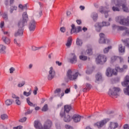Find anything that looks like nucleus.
I'll list each match as a JSON object with an SVG mask.
<instances>
[{
	"mask_svg": "<svg viewBox=\"0 0 129 129\" xmlns=\"http://www.w3.org/2000/svg\"><path fill=\"white\" fill-rule=\"evenodd\" d=\"M115 20L120 25L129 27V16L127 17L126 18H125L123 16H117L116 17Z\"/></svg>",
	"mask_w": 129,
	"mask_h": 129,
	"instance_id": "obj_1",
	"label": "nucleus"
},
{
	"mask_svg": "<svg viewBox=\"0 0 129 129\" xmlns=\"http://www.w3.org/2000/svg\"><path fill=\"white\" fill-rule=\"evenodd\" d=\"M3 35H2V40L3 42L6 45H10L11 44V39L9 37L11 35L9 31L3 30Z\"/></svg>",
	"mask_w": 129,
	"mask_h": 129,
	"instance_id": "obj_2",
	"label": "nucleus"
},
{
	"mask_svg": "<svg viewBox=\"0 0 129 129\" xmlns=\"http://www.w3.org/2000/svg\"><path fill=\"white\" fill-rule=\"evenodd\" d=\"M112 3L115 4V6H113L112 7V11L113 12H119L120 9H119L120 7H121V1L119 0H112Z\"/></svg>",
	"mask_w": 129,
	"mask_h": 129,
	"instance_id": "obj_3",
	"label": "nucleus"
},
{
	"mask_svg": "<svg viewBox=\"0 0 129 129\" xmlns=\"http://www.w3.org/2000/svg\"><path fill=\"white\" fill-rule=\"evenodd\" d=\"M67 77L69 79L72 81H73V80H76L77 79V77H78V73H75L74 74L71 70H69L67 72Z\"/></svg>",
	"mask_w": 129,
	"mask_h": 129,
	"instance_id": "obj_4",
	"label": "nucleus"
},
{
	"mask_svg": "<svg viewBox=\"0 0 129 129\" xmlns=\"http://www.w3.org/2000/svg\"><path fill=\"white\" fill-rule=\"evenodd\" d=\"M107 60V58H106V56L103 55H98L96 59L97 64H103L104 63H105Z\"/></svg>",
	"mask_w": 129,
	"mask_h": 129,
	"instance_id": "obj_5",
	"label": "nucleus"
},
{
	"mask_svg": "<svg viewBox=\"0 0 129 129\" xmlns=\"http://www.w3.org/2000/svg\"><path fill=\"white\" fill-rule=\"evenodd\" d=\"M106 75L107 77H112L113 75H117V72H115V69H111L110 68H108L106 71Z\"/></svg>",
	"mask_w": 129,
	"mask_h": 129,
	"instance_id": "obj_6",
	"label": "nucleus"
},
{
	"mask_svg": "<svg viewBox=\"0 0 129 129\" xmlns=\"http://www.w3.org/2000/svg\"><path fill=\"white\" fill-rule=\"evenodd\" d=\"M56 75V73L55 72V70L53 69V67H50L49 68V71L48 72V75L47 76L48 80L51 81L53 79Z\"/></svg>",
	"mask_w": 129,
	"mask_h": 129,
	"instance_id": "obj_7",
	"label": "nucleus"
},
{
	"mask_svg": "<svg viewBox=\"0 0 129 129\" xmlns=\"http://www.w3.org/2000/svg\"><path fill=\"white\" fill-rule=\"evenodd\" d=\"M109 120V118H105L103 120H102L100 121L97 122V123H95V125L96 126H97L98 128H101L103 125H105L107 122H108V121Z\"/></svg>",
	"mask_w": 129,
	"mask_h": 129,
	"instance_id": "obj_8",
	"label": "nucleus"
},
{
	"mask_svg": "<svg viewBox=\"0 0 129 129\" xmlns=\"http://www.w3.org/2000/svg\"><path fill=\"white\" fill-rule=\"evenodd\" d=\"M72 29L71 30V34L72 35L74 33H76L77 34L78 33H79L80 32H81L82 31V28L81 26H75V25L72 24Z\"/></svg>",
	"mask_w": 129,
	"mask_h": 129,
	"instance_id": "obj_9",
	"label": "nucleus"
},
{
	"mask_svg": "<svg viewBox=\"0 0 129 129\" xmlns=\"http://www.w3.org/2000/svg\"><path fill=\"white\" fill-rule=\"evenodd\" d=\"M119 91H120V89H119V88L114 87L113 88L112 90H109L108 92V94L110 96L114 95V96H116Z\"/></svg>",
	"mask_w": 129,
	"mask_h": 129,
	"instance_id": "obj_10",
	"label": "nucleus"
},
{
	"mask_svg": "<svg viewBox=\"0 0 129 129\" xmlns=\"http://www.w3.org/2000/svg\"><path fill=\"white\" fill-rule=\"evenodd\" d=\"M29 29L30 32L35 31V29H36V22H35V20H32L30 21L29 25Z\"/></svg>",
	"mask_w": 129,
	"mask_h": 129,
	"instance_id": "obj_11",
	"label": "nucleus"
},
{
	"mask_svg": "<svg viewBox=\"0 0 129 129\" xmlns=\"http://www.w3.org/2000/svg\"><path fill=\"white\" fill-rule=\"evenodd\" d=\"M52 126V121L50 120H47L43 124L42 129H50Z\"/></svg>",
	"mask_w": 129,
	"mask_h": 129,
	"instance_id": "obj_12",
	"label": "nucleus"
},
{
	"mask_svg": "<svg viewBox=\"0 0 129 129\" xmlns=\"http://www.w3.org/2000/svg\"><path fill=\"white\" fill-rule=\"evenodd\" d=\"M99 36L100 38L99 40V43L100 44H106V42L108 43V40L105 39V37H104V34L100 33Z\"/></svg>",
	"mask_w": 129,
	"mask_h": 129,
	"instance_id": "obj_13",
	"label": "nucleus"
},
{
	"mask_svg": "<svg viewBox=\"0 0 129 129\" xmlns=\"http://www.w3.org/2000/svg\"><path fill=\"white\" fill-rule=\"evenodd\" d=\"M121 5L123 12H125V13H129L128 8L126 7V1H121Z\"/></svg>",
	"mask_w": 129,
	"mask_h": 129,
	"instance_id": "obj_14",
	"label": "nucleus"
},
{
	"mask_svg": "<svg viewBox=\"0 0 129 129\" xmlns=\"http://www.w3.org/2000/svg\"><path fill=\"white\" fill-rule=\"evenodd\" d=\"M24 34V28H18V30L15 33V37H21Z\"/></svg>",
	"mask_w": 129,
	"mask_h": 129,
	"instance_id": "obj_15",
	"label": "nucleus"
},
{
	"mask_svg": "<svg viewBox=\"0 0 129 129\" xmlns=\"http://www.w3.org/2000/svg\"><path fill=\"white\" fill-rule=\"evenodd\" d=\"M99 12L101 13V14H104L105 18L108 17V11H105V8L100 7L99 9Z\"/></svg>",
	"mask_w": 129,
	"mask_h": 129,
	"instance_id": "obj_16",
	"label": "nucleus"
},
{
	"mask_svg": "<svg viewBox=\"0 0 129 129\" xmlns=\"http://www.w3.org/2000/svg\"><path fill=\"white\" fill-rule=\"evenodd\" d=\"M27 23V21L25 20H23V19L20 20L19 21H18V27L19 29H23L24 27H25V25Z\"/></svg>",
	"mask_w": 129,
	"mask_h": 129,
	"instance_id": "obj_17",
	"label": "nucleus"
},
{
	"mask_svg": "<svg viewBox=\"0 0 129 129\" xmlns=\"http://www.w3.org/2000/svg\"><path fill=\"white\" fill-rule=\"evenodd\" d=\"M72 119H73L74 122H79V121L81 120V116L78 114H75L73 115Z\"/></svg>",
	"mask_w": 129,
	"mask_h": 129,
	"instance_id": "obj_18",
	"label": "nucleus"
},
{
	"mask_svg": "<svg viewBox=\"0 0 129 129\" xmlns=\"http://www.w3.org/2000/svg\"><path fill=\"white\" fill-rule=\"evenodd\" d=\"M72 58L70 59V62L72 64H75L77 62V57L75 55V53H71Z\"/></svg>",
	"mask_w": 129,
	"mask_h": 129,
	"instance_id": "obj_19",
	"label": "nucleus"
},
{
	"mask_svg": "<svg viewBox=\"0 0 129 129\" xmlns=\"http://www.w3.org/2000/svg\"><path fill=\"white\" fill-rule=\"evenodd\" d=\"M34 127L36 129H42L43 126H42V123L39 120H35L34 121Z\"/></svg>",
	"mask_w": 129,
	"mask_h": 129,
	"instance_id": "obj_20",
	"label": "nucleus"
},
{
	"mask_svg": "<svg viewBox=\"0 0 129 129\" xmlns=\"http://www.w3.org/2000/svg\"><path fill=\"white\" fill-rule=\"evenodd\" d=\"M129 83V76H126L124 78V80L121 83L122 86L124 87H126L128 85Z\"/></svg>",
	"mask_w": 129,
	"mask_h": 129,
	"instance_id": "obj_21",
	"label": "nucleus"
},
{
	"mask_svg": "<svg viewBox=\"0 0 129 129\" xmlns=\"http://www.w3.org/2000/svg\"><path fill=\"white\" fill-rule=\"evenodd\" d=\"M7 46L4 44H0V54H6Z\"/></svg>",
	"mask_w": 129,
	"mask_h": 129,
	"instance_id": "obj_22",
	"label": "nucleus"
},
{
	"mask_svg": "<svg viewBox=\"0 0 129 129\" xmlns=\"http://www.w3.org/2000/svg\"><path fill=\"white\" fill-rule=\"evenodd\" d=\"M113 29H117L119 31H124V30H126V27L125 26H117L115 25H112Z\"/></svg>",
	"mask_w": 129,
	"mask_h": 129,
	"instance_id": "obj_23",
	"label": "nucleus"
},
{
	"mask_svg": "<svg viewBox=\"0 0 129 129\" xmlns=\"http://www.w3.org/2000/svg\"><path fill=\"white\" fill-rule=\"evenodd\" d=\"M117 126H118V124L117 123L111 122L110 123L109 126L108 127V129L116 128V127H117Z\"/></svg>",
	"mask_w": 129,
	"mask_h": 129,
	"instance_id": "obj_24",
	"label": "nucleus"
},
{
	"mask_svg": "<svg viewBox=\"0 0 129 129\" xmlns=\"http://www.w3.org/2000/svg\"><path fill=\"white\" fill-rule=\"evenodd\" d=\"M71 45H72V37H70L68 38V40L66 43V46L67 48H70V47H71Z\"/></svg>",
	"mask_w": 129,
	"mask_h": 129,
	"instance_id": "obj_25",
	"label": "nucleus"
},
{
	"mask_svg": "<svg viewBox=\"0 0 129 129\" xmlns=\"http://www.w3.org/2000/svg\"><path fill=\"white\" fill-rule=\"evenodd\" d=\"M95 27L97 32H100L101 28H102V25H101V23H97L95 24Z\"/></svg>",
	"mask_w": 129,
	"mask_h": 129,
	"instance_id": "obj_26",
	"label": "nucleus"
},
{
	"mask_svg": "<svg viewBox=\"0 0 129 129\" xmlns=\"http://www.w3.org/2000/svg\"><path fill=\"white\" fill-rule=\"evenodd\" d=\"M91 18L93 19L94 22H96L97 19H98V14L94 12L91 14Z\"/></svg>",
	"mask_w": 129,
	"mask_h": 129,
	"instance_id": "obj_27",
	"label": "nucleus"
},
{
	"mask_svg": "<svg viewBox=\"0 0 129 129\" xmlns=\"http://www.w3.org/2000/svg\"><path fill=\"white\" fill-rule=\"evenodd\" d=\"M91 85L89 83H86V87L83 89V91L84 92H86L87 90H90L91 89Z\"/></svg>",
	"mask_w": 129,
	"mask_h": 129,
	"instance_id": "obj_28",
	"label": "nucleus"
},
{
	"mask_svg": "<svg viewBox=\"0 0 129 129\" xmlns=\"http://www.w3.org/2000/svg\"><path fill=\"white\" fill-rule=\"evenodd\" d=\"M64 112L68 113L70 110H71V109L72 108V107H71V105H66L64 106Z\"/></svg>",
	"mask_w": 129,
	"mask_h": 129,
	"instance_id": "obj_29",
	"label": "nucleus"
},
{
	"mask_svg": "<svg viewBox=\"0 0 129 129\" xmlns=\"http://www.w3.org/2000/svg\"><path fill=\"white\" fill-rule=\"evenodd\" d=\"M71 119H72V118L69 114H66L64 115V118L63 119V120L66 122H69V121H70Z\"/></svg>",
	"mask_w": 129,
	"mask_h": 129,
	"instance_id": "obj_30",
	"label": "nucleus"
},
{
	"mask_svg": "<svg viewBox=\"0 0 129 129\" xmlns=\"http://www.w3.org/2000/svg\"><path fill=\"white\" fill-rule=\"evenodd\" d=\"M102 79V75L100 73H98L96 76V82L97 81H100Z\"/></svg>",
	"mask_w": 129,
	"mask_h": 129,
	"instance_id": "obj_31",
	"label": "nucleus"
},
{
	"mask_svg": "<svg viewBox=\"0 0 129 129\" xmlns=\"http://www.w3.org/2000/svg\"><path fill=\"white\" fill-rule=\"evenodd\" d=\"M115 72H123V69L120 68L119 66H116L115 67Z\"/></svg>",
	"mask_w": 129,
	"mask_h": 129,
	"instance_id": "obj_32",
	"label": "nucleus"
},
{
	"mask_svg": "<svg viewBox=\"0 0 129 129\" xmlns=\"http://www.w3.org/2000/svg\"><path fill=\"white\" fill-rule=\"evenodd\" d=\"M32 94V89H30L28 92H27L26 91H24L23 92V95L24 96H26L27 97L30 96Z\"/></svg>",
	"mask_w": 129,
	"mask_h": 129,
	"instance_id": "obj_33",
	"label": "nucleus"
},
{
	"mask_svg": "<svg viewBox=\"0 0 129 129\" xmlns=\"http://www.w3.org/2000/svg\"><path fill=\"white\" fill-rule=\"evenodd\" d=\"M123 43H124L125 46L129 48V38H126L125 40H122Z\"/></svg>",
	"mask_w": 129,
	"mask_h": 129,
	"instance_id": "obj_34",
	"label": "nucleus"
},
{
	"mask_svg": "<svg viewBox=\"0 0 129 129\" xmlns=\"http://www.w3.org/2000/svg\"><path fill=\"white\" fill-rule=\"evenodd\" d=\"M23 21H25V22H27V21H28V14H27V12H24L23 14Z\"/></svg>",
	"mask_w": 129,
	"mask_h": 129,
	"instance_id": "obj_35",
	"label": "nucleus"
},
{
	"mask_svg": "<svg viewBox=\"0 0 129 129\" xmlns=\"http://www.w3.org/2000/svg\"><path fill=\"white\" fill-rule=\"evenodd\" d=\"M119 52H120V53H124V47H122V45L120 44L119 45Z\"/></svg>",
	"mask_w": 129,
	"mask_h": 129,
	"instance_id": "obj_36",
	"label": "nucleus"
},
{
	"mask_svg": "<svg viewBox=\"0 0 129 129\" xmlns=\"http://www.w3.org/2000/svg\"><path fill=\"white\" fill-rule=\"evenodd\" d=\"M82 40L79 38H77V41H76V44L78 46H82Z\"/></svg>",
	"mask_w": 129,
	"mask_h": 129,
	"instance_id": "obj_37",
	"label": "nucleus"
},
{
	"mask_svg": "<svg viewBox=\"0 0 129 129\" xmlns=\"http://www.w3.org/2000/svg\"><path fill=\"white\" fill-rule=\"evenodd\" d=\"M19 8L21 9V10H27V5H23L22 4H20L19 5Z\"/></svg>",
	"mask_w": 129,
	"mask_h": 129,
	"instance_id": "obj_38",
	"label": "nucleus"
},
{
	"mask_svg": "<svg viewBox=\"0 0 129 129\" xmlns=\"http://www.w3.org/2000/svg\"><path fill=\"white\" fill-rule=\"evenodd\" d=\"M112 47H111V46L105 48L103 50L104 53H108L109 50H110V49H112Z\"/></svg>",
	"mask_w": 129,
	"mask_h": 129,
	"instance_id": "obj_39",
	"label": "nucleus"
},
{
	"mask_svg": "<svg viewBox=\"0 0 129 129\" xmlns=\"http://www.w3.org/2000/svg\"><path fill=\"white\" fill-rule=\"evenodd\" d=\"M17 9H18V7L16 6L11 7L10 8V13L13 14L14 11H17Z\"/></svg>",
	"mask_w": 129,
	"mask_h": 129,
	"instance_id": "obj_40",
	"label": "nucleus"
},
{
	"mask_svg": "<svg viewBox=\"0 0 129 129\" xmlns=\"http://www.w3.org/2000/svg\"><path fill=\"white\" fill-rule=\"evenodd\" d=\"M48 104H45L43 107H42L41 110L42 111H47L48 110Z\"/></svg>",
	"mask_w": 129,
	"mask_h": 129,
	"instance_id": "obj_41",
	"label": "nucleus"
},
{
	"mask_svg": "<svg viewBox=\"0 0 129 129\" xmlns=\"http://www.w3.org/2000/svg\"><path fill=\"white\" fill-rule=\"evenodd\" d=\"M12 104L13 101H12V100H11L10 99H8L6 101V104L8 106H9V105H12Z\"/></svg>",
	"mask_w": 129,
	"mask_h": 129,
	"instance_id": "obj_42",
	"label": "nucleus"
},
{
	"mask_svg": "<svg viewBox=\"0 0 129 129\" xmlns=\"http://www.w3.org/2000/svg\"><path fill=\"white\" fill-rule=\"evenodd\" d=\"M80 60H82V61H86L87 60V56L84 55H80L79 57Z\"/></svg>",
	"mask_w": 129,
	"mask_h": 129,
	"instance_id": "obj_43",
	"label": "nucleus"
},
{
	"mask_svg": "<svg viewBox=\"0 0 129 129\" xmlns=\"http://www.w3.org/2000/svg\"><path fill=\"white\" fill-rule=\"evenodd\" d=\"M2 17L4 19L7 21V20H8V13H4L2 15Z\"/></svg>",
	"mask_w": 129,
	"mask_h": 129,
	"instance_id": "obj_44",
	"label": "nucleus"
},
{
	"mask_svg": "<svg viewBox=\"0 0 129 129\" xmlns=\"http://www.w3.org/2000/svg\"><path fill=\"white\" fill-rule=\"evenodd\" d=\"M27 100V102L28 103V105H30V106H33V105H34V104H33V103H32L30 101V97H28L26 99Z\"/></svg>",
	"mask_w": 129,
	"mask_h": 129,
	"instance_id": "obj_45",
	"label": "nucleus"
},
{
	"mask_svg": "<svg viewBox=\"0 0 129 129\" xmlns=\"http://www.w3.org/2000/svg\"><path fill=\"white\" fill-rule=\"evenodd\" d=\"M109 25H110L109 22H103L102 23V27H107L108 26H109Z\"/></svg>",
	"mask_w": 129,
	"mask_h": 129,
	"instance_id": "obj_46",
	"label": "nucleus"
},
{
	"mask_svg": "<svg viewBox=\"0 0 129 129\" xmlns=\"http://www.w3.org/2000/svg\"><path fill=\"white\" fill-rule=\"evenodd\" d=\"M1 118L3 120H5V119H8V115L6 114H3L1 115Z\"/></svg>",
	"mask_w": 129,
	"mask_h": 129,
	"instance_id": "obj_47",
	"label": "nucleus"
},
{
	"mask_svg": "<svg viewBox=\"0 0 129 129\" xmlns=\"http://www.w3.org/2000/svg\"><path fill=\"white\" fill-rule=\"evenodd\" d=\"M26 84V82L22 81L21 83H20L18 84V87H23L24 85Z\"/></svg>",
	"mask_w": 129,
	"mask_h": 129,
	"instance_id": "obj_48",
	"label": "nucleus"
},
{
	"mask_svg": "<svg viewBox=\"0 0 129 129\" xmlns=\"http://www.w3.org/2000/svg\"><path fill=\"white\" fill-rule=\"evenodd\" d=\"M86 53L88 55H92V49L91 48H89L86 50Z\"/></svg>",
	"mask_w": 129,
	"mask_h": 129,
	"instance_id": "obj_49",
	"label": "nucleus"
},
{
	"mask_svg": "<svg viewBox=\"0 0 129 129\" xmlns=\"http://www.w3.org/2000/svg\"><path fill=\"white\" fill-rule=\"evenodd\" d=\"M9 71H10V74H13V73H14V72H15V71H16V69L14 67H11L9 69Z\"/></svg>",
	"mask_w": 129,
	"mask_h": 129,
	"instance_id": "obj_50",
	"label": "nucleus"
},
{
	"mask_svg": "<svg viewBox=\"0 0 129 129\" xmlns=\"http://www.w3.org/2000/svg\"><path fill=\"white\" fill-rule=\"evenodd\" d=\"M15 103H16L17 105H21V104H22V102H21L19 99H17L15 100Z\"/></svg>",
	"mask_w": 129,
	"mask_h": 129,
	"instance_id": "obj_51",
	"label": "nucleus"
},
{
	"mask_svg": "<svg viewBox=\"0 0 129 129\" xmlns=\"http://www.w3.org/2000/svg\"><path fill=\"white\" fill-rule=\"evenodd\" d=\"M118 56H112L111 58V60L112 62H114V61H115L117 59H118Z\"/></svg>",
	"mask_w": 129,
	"mask_h": 129,
	"instance_id": "obj_52",
	"label": "nucleus"
},
{
	"mask_svg": "<svg viewBox=\"0 0 129 129\" xmlns=\"http://www.w3.org/2000/svg\"><path fill=\"white\" fill-rule=\"evenodd\" d=\"M26 120H27V117H24L23 118L20 119L19 120V121H20V122H25V121H26Z\"/></svg>",
	"mask_w": 129,
	"mask_h": 129,
	"instance_id": "obj_53",
	"label": "nucleus"
},
{
	"mask_svg": "<svg viewBox=\"0 0 129 129\" xmlns=\"http://www.w3.org/2000/svg\"><path fill=\"white\" fill-rule=\"evenodd\" d=\"M37 91H38V87H35L34 90L33 91V94L34 95H37Z\"/></svg>",
	"mask_w": 129,
	"mask_h": 129,
	"instance_id": "obj_54",
	"label": "nucleus"
},
{
	"mask_svg": "<svg viewBox=\"0 0 129 129\" xmlns=\"http://www.w3.org/2000/svg\"><path fill=\"white\" fill-rule=\"evenodd\" d=\"M33 112V110L28 109L27 111L25 112V114H31Z\"/></svg>",
	"mask_w": 129,
	"mask_h": 129,
	"instance_id": "obj_55",
	"label": "nucleus"
},
{
	"mask_svg": "<svg viewBox=\"0 0 129 129\" xmlns=\"http://www.w3.org/2000/svg\"><path fill=\"white\" fill-rule=\"evenodd\" d=\"M70 91H71L70 88H68L64 91V93L68 94V93H70Z\"/></svg>",
	"mask_w": 129,
	"mask_h": 129,
	"instance_id": "obj_56",
	"label": "nucleus"
},
{
	"mask_svg": "<svg viewBox=\"0 0 129 129\" xmlns=\"http://www.w3.org/2000/svg\"><path fill=\"white\" fill-rule=\"evenodd\" d=\"M12 98H15L16 99H19L20 97H18V96L16 95V94H13Z\"/></svg>",
	"mask_w": 129,
	"mask_h": 129,
	"instance_id": "obj_57",
	"label": "nucleus"
},
{
	"mask_svg": "<svg viewBox=\"0 0 129 129\" xmlns=\"http://www.w3.org/2000/svg\"><path fill=\"white\" fill-rule=\"evenodd\" d=\"M65 127L67 129H73V127H72L71 125H65Z\"/></svg>",
	"mask_w": 129,
	"mask_h": 129,
	"instance_id": "obj_58",
	"label": "nucleus"
},
{
	"mask_svg": "<svg viewBox=\"0 0 129 129\" xmlns=\"http://www.w3.org/2000/svg\"><path fill=\"white\" fill-rule=\"evenodd\" d=\"M60 30L62 33H65V32L66 31V29H65V27H61L60 29Z\"/></svg>",
	"mask_w": 129,
	"mask_h": 129,
	"instance_id": "obj_59",
	"label": "nucleus"
},
{
	"mask_svg": "<svg viewBox=\"0 0 129 129\" xmlns=\"http://www.w3.org/2000/svg\"><path fill=\"white\" fill-rule=\"evenodd\" d=\"M61 92V89H56L55 91H54V93L55 94H57V93H59V92Z\"/></svg>",
	"mask_w": 129,
	"mask_h": 129,
	"instance_id": "obj_60",
	"label": "nucleus"
},
{
	"mask_svg": "<svg viewBox=\"0 0 129 129\" xmlns=\"http://www.w3.org/2000/svg\"><path fill=\"white\" fill-rule=\"evenodd\" d=\"M122 69H123V72L124 71V70H126L127 69V66L126 64H124Z\"/></svg>",
	"mask_w": 129,
	"mask_h": 129,
	"instance_id": "obj_61",
	"label": "nucleus"
},
{
	"mask_svg": "<svg viewBox=\"0 0 129 129\" xmlns=\"http://www.w3.org/2000/svg\"><path fill=\"white\" fill-rule=\"evenodd\" d=\"M123 129H129L128 124H125V125H124V126H123Z\"/></svg>",
	"mask_w": 129,
	"mask_h": 129,
	"instance_id": "obj_62",
	"label": "nucleus"
},
{
	"mask_svg": "<svg viewBox=\"0 0 129 129\" xmlns=\"http://www.w3.org/2000/svg\"><path fill=\"white\" fill-rule=\"evenodd\" d=\"M23 128V126H18L17 127H13V129H22Z\"/></svg>",
	"mask_w": 129,
	"mask_h": 129,
	"instance_id": "obj_63",
	"label": "nucleus"
},
{
	"mask_svg": "<svg viewBox=\"0 0 129 129\" xmlns=\"http://www.w3.org/2000/svg\"><path fill=\"white\" fill-rule=\"evenodd\" d=\"M55 125L57 129H61V126L60 125V124L56 123Z\"/></svg>",
	"mask_w": 129,
	"mask_h": 129,
	"instance_id": "obj_64",
	"label": "nucleus"
}]
</instances>
